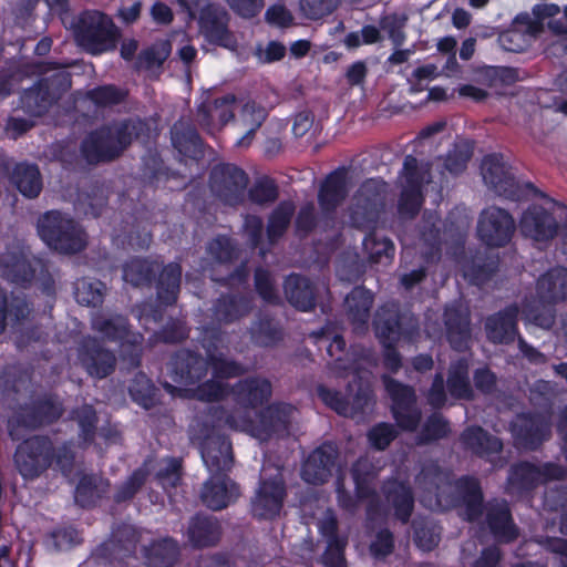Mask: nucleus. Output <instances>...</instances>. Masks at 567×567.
Listing matches in <instances>:
<instances>
[{"mask_svg":"<svg viewBox=\"0 0 567 567\" xmlns=\"http://www.w3.org/2000/svg\"><path fill=\"white\" fill-rule=\"evenodd\" d=\"M451 432L449 421L437 412H434L427 416L420 433V444H432L442 439H445Z\"/></svg>","mask_w":567,"mask_h":567,"instance_id":"obj_58","label":"nucleus"},{"mask_svg":"<svg viewBox=\"0 0 567 567\" xmlns=\"http://www.w3.org/2000/svg\"><path fill=\"white\" fill-rule=\"evenodd\" d=\"M518 316L517 303H511L497 312L486 317L484 331L486 339L493 344L508 346L518 339Z\"/></svg>","mask_w":567,"mask_h":567,"instance_id":"obj_20","label":"nucleus"},{"mask_svg":"<svg viewBox=\"0 0 567 567\" xmlns=\"http://www.w3.org/2000/svg\"><path fill=\"white\" fill-rule=\"evenodd\" d=\"M384 186L375 179L365 181L354 196L351 221L359 229L375 228L384 208Z\"/></svg>","mask_w":567,"mask_h":567,"instance_id":"obj_13","label":"nucleus"},{"mask_svg":"<svg viewBox=\"0 0 567 567\" xmlns=\"http://www.w3.org/2000/svg\"><path fill=\"white\" fill-rule=\"evenodd\" d=\"M446 388L450 395L456 400H472L474 391L470 380V364L466 358H458L451 362Z\"/></svg>","mask_w":567,"mask_h":567,"instance_id":"obj_41","label":"nucleus"},{"mask_svg":"<svg viewBox=\"0 0 567 567\" xmlns=\"http://www.w3.org/2000/svg\"><path fill=\"white\" fill-rule=\"evenodd\" d=\"M179 555L178 543L172 537L155 539L143 548V557L148 567H173Z\"/></svg>","mask_w":567,"mask_h":567,"instance_id":"obj_40","label":"nucleus"},{"mask_svg":"<svg viewBox=\"0 0 567 567\" xmlns=\"http://www.w3.org/2000/svg\"><path fill=\"white\" fill-rule=\"evenodd\" d=\"M65 64L55 61H44L39 63L38 72L40 74H47L54 71L49 76H42L39 80L45 82L48 91L58 101L62 94L70 90L72 85V79L70 72L65 70Z\"/></svg>","mask_w":567,"mask_h":567,"instance_id":"obj_48","label":"nucleus"},{"mask_svg":"<svg viewBox=\"0 0 567 567\" xmlns=\"http://www.w3.org/2000/svg\"><path fill=\"white\" fill-rule=\"evenodd\" d=\"M286 481L280 472L260 477L250 498V514L257 520L272 522L280 516L287 498Z\"/></svg>","mask_w":567,"mask_h":567,"instance_id":"obj_11","label":"nucleus"},{"mask_svg":"<svg viewBox=\"0 0 567 567\" xmlns=\"http://www.w3.org/2000/svg\"><path fill=\"white\" fill-rule=\"evenodd\" d=\"M76 353L81 368L93 379L103 380L113 374L116 369L115 352L95 337H83Z\"/></svg>","mask_w":567,"mask_h":567,"instance_id":"obj_17","label":"nucleus"},{"mask_svg":"<svg viewBox=\"0 0 567 567\" xmlns=\"http://www.w3.org/2000/svg\"><path fill=\"white\" fill-rule=\"evenodd\" d=\"M148 478V471L145 467L135 468L132 474L116 489L113 501L116 504L128 502L142 489Z\"/></svg>","mask_w":567,"mask_h":567,"instance_id":"obj_61","label":"nucleus"},{"mask_svg":"<svg viewBox=\"0 0 567 567\" xmlns=\"http://www.w3.org/2000/svg\"><path fill=\"white\" fill-rule=\"evenodd\" d=\"M347 398L350 402V412L352 415L362 414L371 408L374 400V392L369 380L354 375L347 385Z\"/></svg>","mask_w":567,"mask_h":567,"instance_id":"obj_50","label":"nucleus"},{"mask_svg":"<svg viewBox=\"0 0 567 567\" xmlns=\"http://www.w3.org/2000/svg\"><path fill=\"white\" fill-rule=\"evenodd\" d=\"M171 140L174 148L184 157L198 161L205 155L204 141L189 121L178 120L171 128Z\"/></svg>","mask_w":567,"mask_h":567,"instance_id":"obj_32","label":"nucleus"},{"mask_svg":"<svg viewBox=\"0 0 567 567\" xmlns=\"http://www.w3.org/2000/svg\"><path fill=\"white\" fill-rule=\"evenodd\" d=\"M200 454L210 474H228L233 467L231 442L226 435L207 436L202 443Z\"/></svg>","mask_w":567,"mask_h":567,"instance_id":"obj_28","label":"nucleus"},{"mask_svg":"<svg viewBox=\"0 0 567 567\" xmlns=\"http://www.w3.org/2000/svg\"><path fill=\"white\" fill-rule=\"evenodd\" d=\"M519 227L523 236L538 243H547L557 236L559 225L553 213L533 204L523 213Z\"/></svg>","mask_w":567,"mask_h":567,"instance_id":"obj_22","label":"nucleus"},{"mask_svg":"<svg viewBox=\"0 0 567 567\" xmlns=\"http://www.w3.org/2000/svg\"><path fill=\"white\" fill-rule=\"evenodd\" d=\"M485 524L497 544H512L519 537V528L505 499H495L487 504Z\"/></svg>","mask_w":567,"mask_h":567,"instance_id":"obj_23","label":"nucleus"},{"mask_svg":"<svg viewBox=\"0 0 567 567\" xmlns=\"http://www.w3.org/2000/svg\"><path fill=\"white\" fill-rule=\"evenodd\" d=\"M381 381L391 399V413L396 425L403 431H415L421 421V411L416 406L414 388L386 373L381 375Z\"/></svg>","mask_w":567,"mask_h":567,"instance_id":"obj_9","label":"nucleus"},{"mask_svg":"<svg viewBox=\"0 0 567 567\" xmlns=\"http://www.w3.org/2000/svg\"><path fill=\"white\" fill-rule=\"evenodd\" d=\"M250 333L254 343L264 348L274 347L284 339L281 327L268 316L259 318Z\"/></svg>","mask_w":567,"mask_h":567,"instance_id":"obj_54","label":"nucleus"},{"mask_svg":"<svg viewBox=\"0 0 567 567\" xmlns=\"http://www.w3.org/2000/svg\"><path fill=\"white\" fill-rule=\"evenodd\" d=\"M406 317L395 303H384L375 312L373 329L380 343L399 342L410 334Z\"/></svg>","mask_w":567,"mask_h":567,"instance_id":"obj_24","label":"nucleus"},{"mask_svg":"<svg viewBox=\"0 0 567 567\" xmlns=\"http://www.w3.org/2000/svg\"><path fill=\"white\" fill-rule=\"evenodd\" d=\"M247 194L251 203L268 205L278 199L279 187L272 177L264 175L255 181Z\"/></svg>","mask_w":567,"mask_h":567,"instance_id":"obj_59","label":"nucleus"},{"mask_svg":"<svg viewBox=\"0 0 567 567\" xmlns=\"http://www.w3.org/2000/svg\"><path fill=\"white\" fill-rule=\"evenodd\" d=\"M296 206L290 199H284L271 210L267 219L266 236L270 245L277 244L287 233L295 215Z\"/></svg>","mask_w":567,"mask_h":567,"instance_id":"obj_44","label":"nucleus"},{"mask_svg":"<svg viewBox=\"0 0 567 567\" xmlns=\"http://www.w3.org/2000/svg\"><path fill=\"white\" fill-rule=\"evenodd\" d=\"M369 233L365 235L362 245L364 250L369 254V260L371 262H381L382 258H393L395 247L392 240L385 236H380L374 228L368 229Z\"/></svg>","mask_w":567,"mask_h":567,"instance_id":"obj_55","label":"nucleus"},{"mask_svg":"<svg viewBox=\"0 0 567 567\" xmlns=\"http://www.w3.org/2000/svg\"><path fill=\"white\" fill-rule=\"evenodd\" d=\"M284 292L287 301L299 311H312L317 306L318 288L303 275H288L284 281Z\"/></svg>","mask_w":567,"mask_h":567,"instance_id":"obj_31","label":"nucleus"},{"mask_svg":"<svg viewBox=\"0 0 567 567\" xmlns=\"http://www.w3.org/2000/svg\"><path fill=\"white\" fill-rule=\"evenodd\" d=\"M444 324L451 348L458 352L466 351L472 337L470 313L456 306L447 307L444 311Z\"/></svg>","mask_w":567,"mask_h":567,"instance_id":"obj_33","label":"nucleus"},{"mask_svg":"<svg viewBox=\"0 0 567 567\" xmlns=\"http://www.w3.org/2000/svg\"><path fill=\"white\" fill-rule=\"evenodd\" d=\"M318 227L324 231L322 229L321 214L317 215L313 203L308 202L302 205L297 213L295 219L296 233L301 237H306L312 234Z\"/></svg>","mask_w":567,"mask_h":567,"instance_id":"obj_64","label":"nucleus"},{"mask_svg":"<svg viewBox=\"0 0 567 567\" xmlns=\"http://www.w3.org/2000/svg\"><path fill=\"white\" fill-rule=\"evenodd\" d=\"M472 155L473 150L467 142L455 143L445 156L444 168L452 175H458L465 171Z\"/></svg>","mask_w":567,"mask_h":567,"instance_id":"obj_63","label":"nucleus"},{"mask_svg":"<svg viewBox=\"0 0 567 567\" xmlns=\"http://www.w3.org/2000/svg\"><path fill=\"white\" fill-rule=\"evenodd\" d=\"M536 293L543 303L556 305L567 299V268L548 269L536 282Z\"/></svg>","mask_w":567,"mask_h":567,"instance_id":"obj_36","label":"nucleus"},{"mask_svg":"<svg viewBox=\"0 0 567 567\" xmlns=\"http://www.w3.org/2000/svg\"><path fill=\"white\" fill-rule=\"evenodd\" d=\"M229 13L218 3L205 4L197 16L199 32L208 43L233 50L237 40L229 30Z\"/></svg>","mask_w":567,"mask_h":567,"instance_id":"obj_18","label":"nucleus"},{"mask_svg":"<svg viewBox=\"0 0 567 567\" xmlns=\"http://www.w3.org/2000/svg\"><path fill=\"white\" fill-rule=\"evenodd\" d=\"M63 413L64 405L59 395L51 392L30 395L13 409L8 423L9 435L18 440L17 429L40 430L56 423Z\"/></svg>","mask_w":567,"mask_h":567,"instance_id":"obj_6","label":"nucleus"},{"mask_svg":"<svg viewBox=\"0 0 567 567\" xmlns=\"http://www.w3.org/2000/svg\"><path fill=\"white\" fill-rule=\"evenodd\" d=\"M482 176L496 194L514 202L525 200L529 194L546 197L532 182L519 183L511 172L503 155L499 153L487 154L482 161Z\"/></svg>","mask_w":567,"mask_h":567,"instance_id":"obj_7","label":"nucleus"},{"mask_svg":"<svg viewBox=\"0 0 567 567\" xmlns=\"http://www.w3.org/2000/svg\"><path fill=\"white\" fill-rule=\"evenodd\" d=\"M110 488V481L92 474L80 477L74 491V501L82 508H92L101 501Z\"/></svg>","mask_w":567,"mask_h":567,"instance_id":"obj_42","label":"nucleus"},{"mask_svg":"<svg viewBox=\"0 0 567 567\" xmlns=\"http://www.w3.org/2000/svg\"><path fill=\"white\" fill-rule=\"evenodd\" d=\"M239 495V485L228 474H210L203 485L200 498L206 507L221 511L235 503Z\"/></svg>","mask_w":567,"mask_h":567,"instance_id":"obj_25","label":"nucleus"},{"mask_svg":"<svg viewBox=\"0 0 567 567\" xmlns=\"http://www.w3.org/2000/svg\"><path fill=\"white\" fill-rule=\"evenodd\" d=\"M339 451L333 442H323L316 447L301 466L302 480L312 485H321L329 481L336 467Z\"/></svg>","mask_w":567,"mask_h":567,"instance_id":"obj_19","label":"nucleus"},{"mask_svg":"<svg viewBox=\"0 0 567 567\" xmlns=\"http://www.w3.org/2000/svg\"><path fill=\"white\" fill-rule=\"evenodd\" d=\"M105 285L100 280L82 278L76 281L74 296L78 303L86 307H97L103 303Z\"/></svg>","mask_w":567,"mask_h":567,"instance_id":"obj_56","label":"nucleus"},{"mask_svg":"<svg viewBox=\"0 0 567 567\" xmlns=\"http://www.w3.org/2000/svg\"><path fill=\"white\" fill-rule=\"evenodd\" d=\"M440 219L435 214H424L422 221L419 226L420 240L427 248L424 252L425 259L430 258L440 259L441 257V228L439 226Z\"/></svg>","mask_w":567,"mask_h":567,"instance_id":"obj_51","label":"nucleus"},{"mask_svg":"<svg viewBox=\"0 0 567 567\" xmlns=\"http://www.w3.org/2000/svg\"><path fill=\"white\" fill-rule=\"evenodd\" d=\"M293 413V406L285 402H274L261 409L257 414V421L249 416L238 417L228 413L224 408H214L212 415L218 421H224L230 429L249 431L260 440H269L276 434L288 432Z\"/></svg>","mask_w":567,"mask_h":567,"instance_id":"obj_4","label":"nucleus"},{"mask_svg":"<svg viewBox=\"0 0 567 567\" xmlns=\"http://www.w3.org/2000/svg\"><path fill=\"white\" fill-rule=\"evenodd\" d=\"M213 316L220 323H234L252 310V298L244 293H220L213 303Z\"/></svg>","mask_w":567,"mask_h":567,"instance_id":"obj_34","label":"nucleus"},{"mask_svg":"<svg viewBox=\"0 0 567 567\" xmlns=\"http://www.w3.org/2000/svg\"><path fill=\"white\" fill-rule=\"evenodd\" d=\"M11 183L21 195L27 198H37L43 187L42 176L37 164L18 163L11 175Z\"/></svg>","mask_w":567,"mask_h":567,"instance_id":"obj_43","label":"nucleus"},{"mask_svg":"<svg viewBox=\"0 0 567 567\" xmlns=\"http://www.w3.org/2000/svg\"><path fill=\"white\" fill-rule=\"evenodd\" d=\"M208 372V361L200 353L179 349L169 360V373L174 382L182 385H194L202 381Z\"/></svg>","mask_w":567,"mask_h":567,"instance_id":"obj_21","label":"nucleus"},{"mask_svg":"<svg viewBox=\"0 0 567 567\" xmlns=\"http://www.w3.org/2000/svg\"><path fill=\"white\" fill-rule=\"evenodd\" d=\"M231 393L240 406L256 409L269 401L272 394V384L267 378L248 377L235 383Z\"/></svg>","mask_w":567,"mask_h":567,"instance_id":"obj_30","label":"nucleus"},{"mask_svg":"<svg viewBox=\"0 0 567 567\" xmlns=\"http://www.w3.org/2000/svg\"><path fill=\"white\" fill-rule=\"evenodd\" d=\"M145 257H133L123 266V279L133 287H150L155 282L156 301L159 306H174L179 297L182 266L168 262L162 266Z\"/></svg>","mask_w":567,"mask_h":567,"instance_id":"obj_3","label":"nucleus"},{"mask_svg":"<svg viewBox=\"0 0 567 567\" xmlns=\"http://www.w3.org/2000/svg\"><path fill=\"white\" fill-rule=\"evenodd\" d=\"M37 228L43 243L60 254L74 255L86 248L85 230L71 216L60 210L52 209L42 214Z\"/></svg>","mask_w":567,"mask_h":567,"instance_id":"obj_5","label":"nucleus"},{"mask_svg":"<svg viewBox=\"0 0 567 567\" xmlns=\"http://www.w3.org/2000/svg\"><path fill=\"white\" fill-rule=\"evenodd\" d=\"M85 96L97 107H111L123 103L127 91L115 84H103L89 90Z\"/></svg>","mask_w":567,"mask_h":567,"instance_id":"obj_57","label":"nucleus"},{"mask_svg":"<svg viewBox=\"0 0 567 567\" xmlns=\"http://www.w3.org/2000/svg\"><path fill=\"white\" fill-rule=\"evenodd\" d=\"M71 416L78 423L80 441L86 446L91 445L95 441L99 423V416L94 406L83 404L72 410Z\"/></svg>","mask_w":567,"mask_h":567,"instance_id":"obj_53","label":"nucleus"},{"mask_svg":"<svg viewBox=\"0 0 567 567\" xmlns=\"http://www.w3.org/2000/svg\"><path fill=\"white\" fill-rule=\"evenodd\" d=\"M515 229L514 217L504 208L489 206L480 214L477 235L487 247H505L512 240Z\"/></svg>","mask_w":567,"mask_h":567,"instance_id":"obj_16","label":"nucleus"},{"mask_svg":"<svg viewBox=\"0 0 567 567\" xmlns=\"http://www.w3.org/2000/svg\"><path fill=\"white\" fill-rule=\"evenodd\" d=\"M460 442L465 451L486 461L501 454L504 449L503 441L498 436L491 434L480 425L464 429L460 435Z\"/></svg>","mask_w":567,"mask_h":567,"instance_id":"obj_29","label":"nucleus"},{"mask_svg":"<svg viewBox=\"0 0 567 567\" xmlns=\"http://www.w3.org/2000/svg\"><path fill=\"white\" fill-rule=\"evenodd\" d=\"M348 195V172L338 167L329 173L318 190V204L321 210L323 230H331L336 226L337 209Z\"/></svg>","mask_w":567,"mask_h":567,"instance_id":"obj_15","label":"nucleus"},{"mask_svg":"<svg viewBox=\"0 0 567 567\" xmlns=\"http://www.w3.org/2000/svg\"><path fill=\"white\" fill-rule=\"evenodd\" d=\"M509 432L517 447L537 451L551 436L550 415L538 411L519 412L511 421Z\"/></svg>","mask_w":567,"mask_h":567,"instance_id":"obj_10","label":"nucleus"},{"mask_svg":"<svg viewBox=\"0 0 567 567\" xmlns=\"http://www.w3.org/2000/svg\"><path fill=\"white\" fill-rule=\"evenodd\" d=\"M415 483L422 492L425 504L441 511L456 505L451 476L439 464L434 462L424 464L415 477Z\"/></svg>","mask_w":567,"mask_h":567,"instance_id":"obj_12","label":"nucleus"},{"mask_svg":"<svg viewBox=\"0 0 567 567\" xmlns=\"http://www.w3.org/2000/svg\"><path fill=\"white\" fill-rule=\"evenodd\" d=\"M498 256L476 254L472 260L464 266V278L471 285L482 287L487 284L498 271Z\"/></svg>","mask_w":567,"mask_h":567,"instance_id":"obj_46","label":"nucleus"},{"mask_svg":"<svg viewBox=\"0 0 567 567\" xmlns=\"http://www.w3.org/2000/svg\"><path fill=\"white\" fill-rule=\"evenodd\" d=\"M423 202V189L403 186L398 202V213L402 218L412 219L420 213Z\"/></svg>","mask_w":567,"mask_h":567,"instance_id":"obj_62","label":"nucleus"},{"mask_svg":"<svg viewBox=\"0 0 567 567\" xmlns=\"http://www.w3.org/2000/svg\"><path fill=\"white\" fill-rule=\"evenodd\" d=\"M128 393L133 402L145 410L157 404V388L142 371L135 373L128 385Z\"/></svg>","mask_w":567,"mask_h":567,"instance_id":"obj_52","label":"nucleus"},{"mask_svg":"<svg viewBox=\"0 0 567 567\" xmlns=\"http://www.w3.org/2000/svg\"><path fill=\"white\" fill-rule=\"evenodd\" d=\"M185 536L195 549L215 547L221 539L223 526L217 517L196 513L187 523Z\"/></svg>","mask_w":567,"mask_h":567,"instance_id":"obj_26","label":"nucleus"},{"mask_svg":"<svg viewBox=\"0 0 567 567\" xmlns=\"http://www.w3.org/2000/svg\"><path fill=\"white\" fill-rule=\"evenodd\" d=\"M55 102V99L48 91L45 82L40 80L24 90L20 96L21 107L31 116L44 115Z\"/></svg>","mask_w":567,"mask_h":567,"instance_id":"obj_47","label":"nucleus"},{"mask_svg":"<svg viewBox=\"0 0 567 567\" xmlns=\"http://www.w3.org/2000/svg\"><path fill=\"white\" fill-rule=\"evenodd\" d=\"M13 463L18 473L27 481L39 478L53 465L63 476H69L75 463L73 443L64 441L55 446L49 435L33 434L16 446Z\"/></svg>","mask_w":567,"mask_h":567,"instance_id":"obj_2","label":"nucleus"},{"mask_svg":"<svg viewBox=\"0 0 567 567\" xmlns=\"http://www.w3.org/2000/svg\"><path fill=\"white\" fill-rule=\"evenodd\" d=\"M374 295L363 286H355L344 299L346 311L354 330H367Z\"/></svg>","mask_w":567,"mask_h":567,"instance_id":"obj_37","label":"nucleus"},{"mask_svg":"<svg viewBox=\"0 0 567 567\" xmlns=\"http://www.w3.org/2000/svg\"><path fill=\"white\" fill-rule=\"evenodd\" d=\"M0 269L2 277L18 287L31 286L37 269L31 260L22 252H6L0 256Z\"/></svg>","mask_w":567,"mask_h":567,"instance_id":"obj_35","label":"nucleus"},{"mask_svg":"<svg viewBox=\"0 0 567 567\" xmlns=\"http://www.w3.org/2000/svg\"><path fill=\"white\" fill-rule=\"evenodd\" d=\"M31 312V305L24 292L12 291L8 298L6 291L0 288V334L4 331L7 316L16 322H21Z\"/></svg>","mask_w":567,"mask_h":567,"instance_id":"obj_49","label":"nucleus"},{"mask_svg":"<svg viewBox=\"0 0 567 567\" xmlns=\"http://www.w3.org/2000/svg\"><path fill=\"white\" fill-rule=\"evenodd\" d=\"M254 285L260 299L271 306H278L281 302L280 296L275 285L271 272L264 268L257 267L254 272Z\"/></svg>","mask_w":567,"mask_h":567,"instance_id":"obj_60","label":"nucleus"},{"mask_svg":"<svg viewBox=\"0 0 567 567\" xmlns=\"http://www.w3.org/2000/svg\"><path fill=\"white\" fill-rule=\"evenodd\" d=\"M249 178L247 173L231 163H221L210 172V186L216 196L229 206L244 203Z\"/></svg>","mask_w":567,"mask_h":567,"instance_id":"obj_14","label":"nucleus"},{"mask_svg":"<svg viewBox=\"0 0 567 567\" xmlns=\"http://www.w3.org/2000/svg\"><path fill=\"white\" fill-rule=\"evenodd\" d=\"M92 329L100 333L104 340L123 343L128 341L131 324L128 319L122 315L111 317L96 316L91 322Z\"/></svg>","mask_w":567,"mask_h":567,"instance_id":"obj_45","label":"nucleus"},{"mask_svg":"<svg viewBox=\"0 0 567 567\" xmlns=\"http://www.w3.org/2000/svg\"><path fill=\"white\" fill-rule=\"evenodd\" d=\"M540 485L538 465L519 461L508 471L507 491L512 495L527 496Z\"/></svg>","mask_w":567,"mask_h":567,"instance_id":"obj_39","label":"nucleus"},{"mask_svg":"<svg viewBox=\"0 0 567 567\" xmlns=\"http://www.w3.org/2000/svg\"><path fill=\"white\" fill-rule=\"evenodd\" d=\"M381 493L392 508L393 514L402 524H408L414 512L415 498L408 481L395 477L386 478L381 485Z\"/></svg>","mask_w":567,"mask_h":567,"instance_id":"obj_27","label":"nucleus"},{"mask_svg":"<svg viewBox=\"0 0 567 567\" xmlns=\"http://www.w3.org/2000/svg\"><path fill=\"white\" fill-rule=\"evenodd\" d=\"M148 131L147 123L140 117L113 120L87 133L80 144V154L90 165L111 163Z\"/></svg>","mask_w":567,"mask_h":567,"instance_id":"obj_1","label":"nucleus"},{"mask_svg":"<svg viewBox=\"0 0 567 567\" xmlns=\"http://www.w3.org/2000/svg\"><path fill=\"white\" fill-rule=\"evenodd\" d=\"M454 485L464 504L465 519L470 523L477 522L484 513V493L480 480L463 475Z\"/></svg>","mask_w":567,"mask_h":567,"instance_id":"obj_38","label":"nucleus"},{"mask_svg":"<svg viewBox=\"0 0 567 567\" xmlns=\"http://www.w3.org/2000/svg\"><path fill=\"white\" fill-rule=\"evenodd\" d=\"M74 37L87 52L101 54L115 48L117 31L107 14L86 10L74 24Z\"/></svg>","mask_w":567,"mask_h":567,"instance_id":"obj_8","label":"nucleus"}]
</instances>
